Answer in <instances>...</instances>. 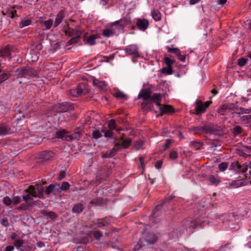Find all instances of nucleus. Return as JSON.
<instances>
[{"label": "nucleus", "instance_id": "f257e3e1", "mask_svg": "<svg viewBox=\"0 0 251 251\" xmlns=\"http://www.w3.org/2000/svg\"><path fill=\"white\" fill-rule=\"evenodd\" d=\"M191 130L195 134L201 135L202 134L210 133L214 135H219L222 128L218 125L212 123H208L203 126H193Z\"/></svg>", "mask_w": 251, "mask_h": 251}, {"label": "nucleus", "instance_id": "f03ea898", "mask_svg": "<svg viewBox=\"0 0 251 251\" xmlns=\"http://www.w3.org/2000/svg\"><path fill=\"white\" fill-rule=\"evenodd\" d=\"M15 75L20 78L35 77L37 76V73L34 69L27 66L22 67L16 69L15 71Z\"/></svg>", "mask_w": 251, "mask_h": 251}, {"label": "nucleus", "instance_id": "7ed1b4c3", "mask_svg": "<svg viewBox=\"0 0 251 251\" xmlns=\"http://www.w3.org/2000/svg\"><path fill=\"white\" fill-rule=\"evenodd\" d=\"M157 239V237L153 233L145 232L143 233L142 236L138 241V245L139 248L148 246L154 243Z\"/></svg>", "mask_w": 251, "mask_h": 251}, {"label": "nucleus", "instance_id": "20e7f679", "mask_svg": "<svg viewBox=\"0 0 251 251\" xmlns=\"http://www.w3.org/2000/svg\"><path fill=\"white\" fill-rule=\"evenodd\" d=\"M25 191L35 198L38 197L40 199H45L44 195V187L40 184L30 185Z\"/></svg>", "mask_w": 251, "mask_h": 251}, {"label": "nucleus", "instance_id": "39448f33", "mask_svg": "<svg viewBox=\"0 0 251 251\" xmlns=\"http://www.w3.org/2000/svg\"><path fill=\"white\" fill-rule=\"evenodd\" d=\"M174 197L172 196H169L163 200L160 204L157 205L152 213V215L150 217V221L153 222V218L159 217L165 211L164 206L168 204Z\"/></svg>", "mask_w": 251, "mask_h": 251}, {"label": "nucleus", "instance_id": "423d86ee", "mask_svg": "<svg viewBox=\"0 0 251 251\" xmlns=\"http://www.w3.org/2000/svg\"><path fill=\"white\" fill-rule=\"evenodd\" d=\"M74 109L73 104L67 102L58 103L53 107V110L57 113L69 112L74 110Z\"/></svg>", "mask_w": 251, "mask_h": 251}, {"label": "nucleus", "instance_id": "0eeeda50", "mask_svg": "<svg viewBox=\"0 0 251 251\" xmlns=\"http://www.w3.org/2000/svg\"><path fill=\"white\" fill-rule=\"evenodd\" d=\"M212 103L211 101H207L203 103L200 100H197L195 103L196 111L195 114L197 115L201 113H203L205 111L206 109Z\"/></svg>", "mask_w": 251, "mask_h": 251}, {"label": "nucleus", "instance_id": "6e6552de", "mask_svg": "<svg viewBox=\"0 0 251 251\" xmlns=\"http://www.w3.org/2000/svg\"><path fill=\"white\" fill-rule=\"evenodd\" d=\"M85 88V85L84 84H80L76 89L71 90L70 91V94L74 97H77L82 95H85L87 91Z\"/></svg>", "mask_w": 251, "mask_h": 251}, {"label": "nucleus", "instance_id": "1a4fd4ad", "mask_svg": "<svg viewBox=\"0 0 251 251\" xmlns=\"http://www.w3.org/2000/svg\"><path fill=\"white\" fill-rule=\"evenodd\" d=\"M153 100L152 95L151 99L147 100H144L142 102L141 107L145 112L147 113L149 111H151L153 107V105L152 104Z\"/></svg>", "mask_w": 251, "mask_h": 251}, {"label": "nucleus", "instance_id": "9d476101", "mask_svg": "<svg viewBox=\"0 0 251 251\" xmlns=\"http://www.w3.org/2000/svg\"><path fill=\"white\" fill-rule=\"evenodd\" d=\"M152 97L151 95V90L150 88L142 89L138 95L137 98L142 99L144 101L148 100Z\"/></svg>", "mask_w": 251, "mask_h": 251}, {"label": "nucleus", "instance_id": "9b49d317", "mask_svg": "<svg viewBox=\"0 0 251 251\" xmlns=\"http://www.w3.org/2000/svg\"><path fill=\"white\" fill-rule=\"evenodd\" d=\"M136 25L142 31H145L149 25V22L145 19H137Z\"/></svg>", "mask_w": 251, "mask_h": 251}, {"label": "nucleus", "instance_id": "f8f14e48", "mask_svg": "<svg viewBox=\"0 0 251 251\" xmlns=\"http://www.w3.org/2000/svg\"><path fill=\"white\" fill-rule=\"evenodd\" d=\"M126 52L131 55L133 57H138L139 56L138 52V49L136 45H131L127 47L126 49Z\"/></svg>", "mask_w": 251, "mask_h": 251}, {"label": "nucleus", "instance_id": "ddd939ff", "mask_svg": "<svg viewBox=\"0 0 251 251\" xmlns=\"http://www.w3.org/2000/svg\"><path fill=\"white\" fill-rule=\"evenodd\" d=\"M167 49L169 52L175 53L176 56H178V59L181 61H184L186 59L185 55H181L180 50L176 48H172L169 47H167Z\"/></svg>", "mask_w": 251, "mask_h": 251}, {"label": "nucleus", "instance_id": "4468645a", "mask_svg": "<svg viewBox=\"0 0 251 251\" xmlns=\"http://www.w3.org/2000/svg\"><path fill=\"white\" fill-rule=\"evenodd\" d=\"M54 153L50 151H44L39 154V158L44 161H48L52 158L54 156Z\"/></svg>", "mask_w": 251, "mask_h": 251}, {"label": "nucleus", "instance_id": "2eb2a0df", "mask_svg": "<svg viewBox=\"0 0 251 251\" xmlns=\"http://www.w3.org/2000/svg\"><path fill=\"white\" fill-rule=\"evenodd\" d=\"M69 132L65 129H61L56 132L55 136L56 138H61L63 140L70 141L69 137Z\"/></svg>", "mask_w": 251, "mask_h": 251}, {"label": "nucleus", "instance_id": "dca6fc26", "mask_svg": "<svg viewBox=\"0 0 251 251\" xmlns=\"http://www.w3.org/2000/svg\"><path fill=\"white\" fill-rule=\"evenodd\" d=\"M159 110L161 116L165 113H173L175 112V108L170 105H164L162 107H159Z\"/></svg>", "mask_w": 251, "mask_h": 251}, {"label": "nucleus", "instance_id": "f3484780", "mask_svg": "<svg viewBox=\"0 0 251 251\" xmlns=\"http://www.w3.org/2000/svg\"><path fill=\"white\" fill-rule=\"evenodd\" d=\"M11 133V128L6 124H0V135H6Z\"/></svg>", "mask_w": 251, "mask_h": 251}, {"label": "nucleus", "instance_id": "a211bd4d", "mask_svg": "<svg viewBox=\"0 0 251 251\" xmlns=\"http://www.w3.org/2000/svg\"><path fill=\"white\" fill-rule=\"evenodd\" d=\"M109 222L104 219H99L96 222H93L92 226L95 227H102L103 226H108Z\"/></svg>", "mask_w": 251, "mask_h": 251}, {"label": "nucleus", "instance_id": "6ab92c4d", "mask_svg": "<svg viewBox=\"0 0 251 251\" xmlns=\"http://www.w3.org/2000/svg\"><path fill=\"white\" fill-rule=\"evenodd\" d=\"M132 22L130 20H128L126 17L120 19L119 21H117L112 23L111 24L112 25H117L120 27L123 28L124 25L127 24H131Z\"/></svg>", "mask_w": 251, "mask_h": 251}, {"label": "nucleus", "instance_id": "aec40b11", "mask_svg": "<svg viewBox=\"0 0 251 251\" xmlns=\"http://www.w3.org/2000/svg\"><path fill=\"white\" fill-rule=\"evenodd\" d=\"M65 16V12L64 10H61L56 15L54 23V26H57L62 21L63 19L64 18Z\"/></svg>", "mask_w": 251, "mask_h": 251}, {"label": "nucleus", "instance_id": "412c9836", "mask_svg": "<svg viewBox=\"0 0 251 251\" xmlns=\"http://www.w3.org/2000/svg\"><path fill=\"white\" fill-rule=\"evenodd\" d=\"M119 140L121 142V148L123 147L124 149L128 148L131 143V139L130 138L125 139L122 136L120 138Z\"/></svg>", "mask_w": 251, "mask_h": 251}, {"label": "nucleus", "instance_id": "4be33fe9", "mask_svg": "<svg viewBox=\"0 0 251 251\" xmlns=\"http://www.w3.org/2000/svg\"><path fill=\"white\" fill-rule=\"evenodd\" d=\"M0 56L3 58L9 57L11 55L10 48L9 46H6L0 50Z\"/></svg>", "mask_w": 251, "mask_h": 251}, {"label": "nucleus", "instance_id": "5701e85b", "mask_svg": "<svg viewBox=\"0 0 251 251\" xmlns=\"http://www.w3.org/2000/svg\"><path fill=\"white\" fill-rule=\"evenodd\" d=\"M153 100H154L153 102H154L157 106L160 107L163 106L160 103L162 100V97L160 94L154 93L153 94Z\"/></svg>", "mask_w": 251, "mask_h": 251}, {"label": "nucleus", "instance_id": "b1692460", "mask_svg": "<svg viewBox=\"0 0 251 251\" xmlns=\"http://www.w3.org/2000/svg\"><path fill=\"white\" fill-rule=\"evenodd\" d=\"M41 213L45 216L50 218L52 220L55 219L57 216L55 213L45 210H42Z\"/></svg>", "mask_w": 251, "mask_h": 251}, {"label": "nucleus", "instance_id": "393cba45", "mask_svg": "<svg viewBox=\"0 0 251 251\" xmlns=\"http://www.w3.org/2000/svg\"><path fill=\"white\" fill-rule=\"evenodd\" d=\"M102 171H103V172L101 174L102 178L103 179H105L109 176L111 173V169L105 166L102 167Z\"/></svg>", "mask_w": 251, "mask_h": 251}, {"label": "nucleus", "instance_id": "a878e982", "mask_svg": "<svg viewBox=\"0 0 251 251\" xmlns=\"http://www.w3.org/2000/svg\"><path fill=\"white\" fill-rule=\"evenodd\" d=\"M82 135V132L79 130L78 129H76L74 132V133L69 135V138H70V141L72 140L77 139L78 140Z\"/></svg>", "mask_w": 251, "mask_h": 251}, {"label": "nucleus", "instance_id": "bb28decb", "mask_svg": "<svg viewBox=\"0 0 251 251\" xmlns=\"http://www.w3.org/2000/svg\"><path fill=\"white\" fill-rule=\"evenodd\" d=\"M190 146L191 148L195 149L196 150H199L203 146V143L193 141L190 142Z\"/></svg>", "mask_w": 251, "mask_h": 251}, {"label": "nucleus", "instance_id": "cd10ccee", "mask_svg": "<svg viewBox=\"0 0 251 251\" xmlns=\"http://www.w3.org/2000/svg\"><path fill=\"white\" fill-rule=\"evenodd\" d=\"M83 205L81 203H78L74 206L72 210L75 213H80L83 211Z\"/></svg>", "mask_w": 251, "mask_h": 251}, {"label": "nucleus", "instance_id": "c85d7f7f", "mask_svg": "<svg viewBox=\"0 0 251 251\" xmlns=\"http://www.w3.org/2000/svg\"><path fill=\"white\" fill-rule=\"evenodd\" d=\"M121 149V145L120 143H115L113 148L110 151V152L111 154L113 156L115 155L117 151H120Z\"/></svg>", "mask_w": 251, "mask_h": 251}, {"label": "nucleus", "instance_id": "c756f323", "mask_svg": "<svg viewBox=\"0 0 251 251\" xmlns=\"http://www.w3.org/2000/svg\"><path fill=\"white\" fill-rule=\"evenodd\" d=\"M114 96L117 99L122 100H126L128 97L123 92L118 91L114 94Z\"/></svg>", "mask_w": 251, "mask_h": 251}, {"label": "nucleus", "instance_id": "7c9ffc66", "mask_svg": "<svg viewBox=\"0 0 251 251\" xmlns=\"http://www.w3.org/2000/svg\"><path fill=\"white\" fill-rule=\"evenodd\" d=\"M96 38V35L92 34L90 35L87 39V43L91 46L95 45L96 44L95 40Z\"/></svg>", "mask_w": 251, "mask_h": 251}, {"label": "nucleus", "instance_id": "2f4dec72", "mask_svg": "<svg viewBox=\"0 0 251 251\" xmlns=\"http://www.w3.org/2000/svg\"><path fill=\"white\" fill-rule=\"evenodd\" d=\"M151 16L156 21H158L161 19V15L158 11H153L151 12Z\"/></svg>", "mask_w": 251, "mask_h": 251}, {"label": "nucleus", "instance_id": "473e14b6", "mask_svg": "<svg viewBox=\"0 0 251 251\" xmlns=\"http://www.w3.org/2000/svg\"><path fill=\"white\" fill-rule=\"evenodd\" d=\"M108 126L109 129H110V130H113L115 129H116L118 131H119L120 130L119 129H116V121L114 119H111L109 121Z\"/></svg>", "mask_w": 251, "mask_h": 251}, {"label": "nucleus", "instance_id": "72a5a7b5", "mask_svg": "<svg viewBox=\"0 0 251 251\" xmlns=\"http://www.w3.org/2000/svg\"><path fill=\"white\" fill-rule=\"evenodd\" d=\"M31 23V20L29 19H24L20 23L19 26L20 28H23L28 26Z\"/></svg>", "mask_w": 251, "mask_h": 251}, {"label": "nucleus", "instance_id": "f704fd0d", "mask_svg": "<svg viewBox=\"0 0 251 251\" xmlns=\"http://www.w3.org/2000/svg\"><path fill=\"white\" fill-rule=\"evenodd\" d=\"M248 168V165L246 164H244L242 165H241L239 164L236 171L238 172L245 173L247 171Z\"/></svg>", "mask_w": 251, "mask_h": 251}, {"label": "nucleus", "instance_id": "c9c22d12", "mask_svg": "<svg viewBox=\"0 0 251 251\" xmlns=\"http://www.w3.org/2000/svg\"><path fill=\"white\" fill-rule=\"evenodd\" d=\"M24 241L22 239H18L15 240L14 243V246L16 247V248L20 251H24L23 249H21L20 247L23 245Z\"/></svg>", "mask_w": 251, "mask_h": 251}, {"label": "nucleus", "instance_id": "e433bc0d", "mask_svg": "<svg viewBox=\"0 0 251 251\" xmlns=\"http://www.w3.org/2000/svg\"><path fill=\"white\" fill-rule=\"evenodd\" d=\"M114 34V32L110 29H105L102 31V35L106 37H109Z\"/></svg>", "mask_w": 251, "mask_h": 251}, {"label": "nucleus", "instance_id": "4c0bfd02", "mask_svg": "<svg viewBox=\"0 0 251 251\" xmlns=\"http://www.w3.org/2000/svg\"><path fill=\"white\" fill-rule=\"evenodd\" d=\"M90 203L95 205H100L103 203V199L100 198L94 199L91 201Z\"/></svg>", "mask_w": 251, "mask_h": 251}, {"label": "nucleus", "instance_id": "58836bf2", "mask_svg": "<svg viewBox=\"0 0 251 251\" xmlns=\"http://www.w3.org/2000/svg\"><path fill=\"white\" fill-rule=\"evenodd\" d=\"M112 130H105L104 128L103 127L101 131L104 133V136L106 138H111L113 136V132Z\"/></svg>", "mask_w": 251, "mask_h": 251}, {"label": "nucleus", "instance_id": "ea45409f", "mask_svg": "<svg viewBox=\"0 0 251 251\" xmlns=\"http://www.w3.org/2000/svg\"><path fill=\"white\" fill-rule=\"evenodd\" d=\"M164 60L165 64L168 67H172V65L175 62L176 60L174 59H171L168 57H165Z\"/></svg>", "mask_w": 251, "mask_h": 251}, {"label": "nucleus", "instance_id": "a19ab883", "mask_svg": "<svg viewBox=\"0 0 251 251\" xmlns=\"http://www.w3.org/2000/svg\"><path fill=\"white\" fill-rule=\"evenodd\" d=\"M102 136L100 131L99 129L94 130L92 134V137L95 139H98Z\"/></svg>", "mask_w": 251, "mask_h": 251}, {"label": "nucleus", "instance_id": "79ce46f5", "mask_svg": "<svg viewBox=\"0 0 251 251\" xmlns=\"http://www.w3.org/2000/svg\"><path fill=\"white\" fill-rule=\"evenodd\" d=\"M161 72L163 74L171 75L173 74L172 67H164L161 69Z\"/></svg>", "mask_w": 251, "mask_h": 251}, {"label": "nucleus", "instance_id": "37998d69", "mask_svg": "<svg viewBox=\"0 0 251 251\" xmlns=\"http://www.w3.org/2000/svg\"><path fill=\"white\" fill-rule=\"evenodd\" d=\"M53 184V194H56V193H60L61 192L60 185L57 183H54Z\"/></svg>", "mask_w": 251, "mask_h": 251}, {"label": "nucleus", "instance_id": "c03bdc74", "mask_svg": "<svg viewBox=\"0 0 251 251\" xmlns=\"http://www.w3.org/2000/svg\"><path fill=\"white\" fill-rule=\"evenodd\" d=\"M248 61V59H246L243 57H241L238 59L237 64L238 66L240 67H243L246 64L247 62Z\"/></svg>", "mask_w": 251, "mask_h": 251}, {"label": "nucleus", "instance_id": "a18cd8bd", "mask_svg": "<svg viewBox=\"0 0 251 251\" xmlns=\"http://www.w3.org/2000/svg\"><path fill=\"white\" fill-rule=\"evenodd\" d=\"M80 38L79 35H76V36L72 38L67 43L68 45H72L74 43L78 42Z\"/></svg>", "mask_w": 251, "mask_h": 251}, {"label": "nucleus", "instance_id": "49530a36", "mask_svg": "<svg viewBox=\"0 0 251 251\" xmlns=\"http://www.w3.org/2000/svg\"><path fill=\"white\" fill-rule=\"evenodd\" d=\"M53 20L51 19H50L47 21H45L43 22V24L44 25L46 26V29H50L53 25Z\"/></svg>", "mask_w": 251, "mask_h": 251}, {"label": "nucleus", "instance_id": "de8ad7c7", "mask_svg": "<svg viewBox=\"0 0 251 251\" xmlns=\"http://www.w3.org/2000/svg\"><path fill=\"white\" fill-rule=\"evenodd\" d=\"M93 84L94 85L98 86L100 89H102L103 88L104 83L103 81H100L98 79H95L93 80Z\"/></svg>", "mask_w": 251, "mask_h": 251}, {"label": "nucleus", "instance_id": "09e8293b", "mask_svg": "<svg viewBox=\"0 0 251 251\" xmlns=\"http://www.w3.org/2000/svg\"><path fill=\"white\" fill-rule=\"evenodd\" d=\"M10 74L8 73H3L0 75V84L9 78Z\"/></svg>", "mask_w": 251, "mask_h": 251}, {"label": "nucleus", "instance_id": "8fccbe9b", "mask_svg": "<svg viewBox=\"0 0 251 251\" xmlns=\"http://www.w3.org/2000/svg\"><path fill=\"white\" fill-rule=\"evenodd\" d=\"M53 184H51L47 187L46 189H44V193L47 195H50L51 193H53Z\"/></svg>", "mask_w": 251, "mask_h": 251}, {"label": "nucleus", "instance_id": "3c124183", "mask_svg": "<svg viewBox=\"0 0 251 251\" xmlns=\"http://www.w3.org/2000/svg\"><path fill=\"white\" fill-rule=\"evenodd\" d=\"M243 129L241 126H235L233 128V133L235 135L239 134L242 132Z\"/></svg>", "mask_w": 251, "mask_h": 251}, {"label": "nucleus", "instance_id": "603ef678", "mask_svg": "<svg viewBox=\"0 0 251 251\" xmlns=\"http://www.w3.org/2000/svg\"><path fill=\"white\" fill-rule=\"evenodd\" d=\"M2 201L6 206H9L12 203V200L8 196L4 197Z\"/></svg>", "mask_w": 251, "mask_h": 251}, {"label": "nucleus", "instance_id": "864d4df0", "mask_svg": "<svg viewBox=\"0 0 251 251\" xmlns=\"http://www.w3.org/2000/svg\"><path fill=\"white\" fill-rule=\"evenodd\" d=\"M228 165V163L227 162H222L219 165L218 168L220 171H224L227 169Z\"/></svg>", "mask_w": 251, "mask_h": 251}, {"label": "nucleus", "instance_id": "5fc2aeb1", "mask_svg": "<svg viewBox=\"0 0 251 251\" xmlns=\"http://www.w3.org/2000/svg\"><path fill=\"white\" fill-rule=\"evenodd\" d=\"M31 205L30 204L22 203L20 206L18 207L17 209L19 210H26Z\"/></svg>", "mask_w": 251, "mask_h": 251}, {"label": "nucleus", "instance_id": "6e6d98bb", "mask_svg": "<svg viewBox=\"0 0 251 251\" xmlns=\"http://www.w3.org/2000/svg\"><path fill=\"white\" fill-rule=\"evenodd\" d=\"M209 180L211 183L215 185H218L219 183V181L213 175L209 176Z\"/></svg>", "mask_w": 251, "mask_h": 251}, {"label": "nucleus", "instance_id": "4d7b16f0", "mask_svg": "<svg viewBox=\"0 0 251 251\" xmlns=\"http://www.w3.org/2000/svg\"><path fill=\"white\" fill-rule=\"evenodd\" d=\"M93 236L95 239L99 240L100 238L102 236V233L99 230L95 231L93 232Z\"/></svg>", "mask_w": 251, "mask_h": 251}, {"label": "nucleus", "instance_id": "13d9d810", "mask_svg": "<svg viewBox=\"0 0 251 251\" xmlns=\"http://www.w3.org/2000/svg\"><path fill=\"white\" fill-rule=\"evenodd\" d=\"M61 190L67 191L70 188V184L67 182H64L62 183L61 186H60Z\"/></svg>", "mask_w": 251, "mask_h": 251}, {"label": "nucleus", "instance_id": "bf43d9fd", "mask_svg": "<svg viewBox=\"0 0 251 251\" xmlns=\"http://www.w3.org/2000/svg\"><path fill=\"white\" fill-rule=\"evenodd\" d=\"M12 203L14 205H17L18 203H20L22 201L21 198L18 196L14 197L12 199Z\"/></svg>", "mask_w": 251, "mask_h": 251}, {"label": "nucleus", "instance_id": "052dcab7", "mask_svg": "<svg viewBox=\"0 0 251 251\" xmlns=\"http://www.w3.org/2000/svg\"><path fill=\"white\" fill-rule=\"evenodd\" d=\"M33 197H32V196H31L30 194L28 193V194H27L26 195H23V199L25 202H27L28 201L32 200Z\"/></svg>", "mask_w": 251, "mask_h": 251}, {"label": "nucleus", "instance_id": "680f3d73", "mask_svg": "<svg viewBox=\"0 0 251 251\" xmlns=\"http://www.w3.org/2000/svg\"><path fill=\"white\" fill-rule=\"evenodd\" d=\"M169 157L170 159H175L177 157V153L175 151H171L169 154Z\"/></svg>", "mask_w": 251, "mask_h": 251}, {"label": "nucleus", "instance_id": "e2e57ef3", "mask_svg": "<svg viewBox=\"0 0 251 251\" xmlns=\"http://www.w3.org/2000/svg\"><path fill=\"white\" fill-rule=\"evenodd\" d=\"M228 110H233V111H237L238 110V108L235 105L234 103H228Z\"/></svg>", "mask_w": 251, "mask_h": 251}, {"label": "nucleus", "instance_id": "0e129e2a", "mask_svg": "<svg viewBox=\"0 0 251 251\" xmlns=\"http://www.w3.org/2000/svg\"><path fill=\"white\" fill-rule=\"evenodd\" d=\"M1 224L5 227H8L9 225L8 220L7 218H4L0 221Z\"/></svg>", "mask_w": 251, "mask_h": 251}, {"label": "nucleus", "instance_id": "69168bd1", "mask_svg": "<svg viewBox=\"0 0 251 251\" xmlns=\"http://www.w3.org/2000/svg\"><path fill=\"white\" fill-rule=\"evenodd\" d=\"M143 145V143L141 141H137L134 145V147L136 150H139Z\"/></svg>", "mask_w": 251, "mask_h": 251}, {"label": "nucleus", "instance_id": "338daca9", "mask_svg": "<svg viewBox=\"0 0 251 251\" xmlns=\"http://www.w3.org/2000/svg\"><path fill=\"white\" fill-rule=\"evenodd\" d=\"M239 165L238 162H233L230 165V169L236 170Z\"/></svg>", "mask_w": 251, "mask_h": 251}, {"label": "nucleus", "instance_id": "774afa93", "mask_svg": "<svg viewBox=\"0 0 251 251\" xmlns=\"http://www.w3.org/2000/svg\"><path fill=\"white\" fill-rule=\"evenodd\" d=\"M171 143V139L166 140V141L164 144V150H166V149H167L169 147Z\"/></svg>", "mask_w": 251, "mask_h": 251}]
</instances>
